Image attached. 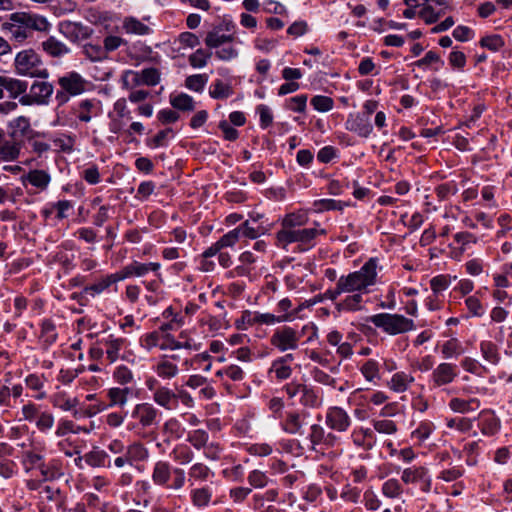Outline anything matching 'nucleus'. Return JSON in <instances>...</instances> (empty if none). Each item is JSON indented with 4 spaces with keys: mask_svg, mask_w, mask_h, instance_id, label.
Wrapping results in <instances>:
<instances>
[{
    "mask_svg": "<svg viewBox=\"0 0 512 512\" xmlns=\"http://www.w3.org/2000/svg\"><path fill=\"white\" fill-rule=\"evenodd\" d=\"M131 264L133 269V275L138 277L146 275L149 271H157L160 268V264L154 262L140 263L137 261H133Z\"/></svg>",
    "mask_w": 512,
    "mask_h": 512,
    "instance_id": "59",
    "label": "nucleus"
},
{
    "mask_svg": "<svg viewBox=\"0 0 512 512\" xmlns=\"http://www.w3.org/2000/svg\"><path fill=\"white\" fill-rule=\"evenodd\" d=\"M131 393V388L125 387V388H119V387H113L110 388L107 392V396L110 400V403L108 407L112 406H120L123 407L126 405L128 401V396ZM107 406L105 405H99L97 407V411H102L106 409Z\"/></svg>",
    "mask_w": 512,
    "mask_h": 512,
    "instance_id": "18",
    "label": "nucleus"
},
{
    "mask_svg": "<svg viewBox=\"0 0 512 512\" xmlns=\"http://www.w3.org/2000/svg\"><path fill=\"white\" fill-rule=\"evenodd\" d=\"M156 373L159 377L170 379L177 375L178 367L165 356L156 366Z\"/></svg>",
    "mask_w": 512,
    "mask_h": 512,
    "instance_id": "39",
    "label": "nucleus"
},
{
    "mask_svg": "<svg viewBox=\"0 0 512 512\" xmlns=\"http://www.w3.org/2000/svg\"><path fill=\"white\" fill-rule=\"evenodd\" d=\"M299 340L300 335L293 328L284 326L273 333L270 343L280 352H285L297 349Z\"/></svg>",
    "mask_w": 512,
    "mask_h": 512,
    "instance_id": "7",
    "label": "nucleus"
},
{
    "mask_svg": "<svg viewBox=\"0 0 512 512\" xmlns=\"http://www.w3.org/2000/svg\"><path fill=\"white\" fill-rule=\"evenodd\" d=\"M326 424L335 431L345 432L351 425V418L343 408L333 406L326 413Z\"/></svg>",
    "mask_w": 512,
    "mask_h": 512,
    "instance_id": "10",
    "label": "nucleus"
},
{
    "mask_svg": "<svg viewBox=\"0 0 512 512\" xmlns=\"http://www.w3.org/2000/svg\"><path fill=\"white\" fill-rule=\"evenodd\" d=\"M50 175L44 170H31L26 176L23 177V182H29L32 186L41 190L47 188L50 183Z\"/></svg>",
    "mask_w": 512,
    "mask_h": 512,
    "instance_id": "25",
    "label": "nucleus"
},
{
    "mask_svg": "<svg viewBox=\"0 0 512 512\" xmlns=\"http://www.w3.org/2000/svg\"><path fill=\"white\" fill-rule=\"evenodd\" d=\"M20 146L16 141L10 142L3 140L0 143V161H14L18 158Z\"/></svg>",
    "mask_w": 512,
    "mask_h": 512,
    "instance_id": "30",
    "label": "nucleus"
},
{
    "mask_svg": "<svg viewBox=\"0 0 512 512\" xmlns=\"http://www.w3.org/2000/svg\"><path fill=\"white\" fill-rule=\"evenodd\" d=\"M367 321L389 335L403 334L415 329L414 321L401 314L379 313L368 317Z\"/></svg>",
    "mask_w": 512,
    "mask_h": 512,
    "instance_id": "6",
    "label": "nucleus"
},
{
    "mask_svg": "<svg viewBox=\"0 0 512 512\" xmlns=\"http://www.w3.org/2000/svg\"><path fill=\"white\" fill-rule=\"evenodd\" d=\"M376 261L368 260L358 271L341 276L337 283L339 289L344 293H352L365 290L368 286L373 285L376 279Z\"/></svg>",
    "mask_w": 512,
    "mask_h": 512,
    "instance_id": "3",
    "label": "nucleus"
},
{
    "mask_svg": "<svg viewBox=\"0 0 512 512\" xmlns=\"http://www.w3.org/2000/svg\"><path fill=\"white\" fill-rule=\"evenodd\" d=\"M362 300V295L360 293H356L347 296L343 301L336 303L335 308L338 311H358L362 309Z\"/></svg>",
    "mask_w": 512,
    "mask_h": 512,
    "instance_id": "33",
    "label": "nucleus"
},
{
    "mask_svg": "<svg viewBox=\"0 0 512 512\" xmlns=\"http://www.w3.org/2000/svg\"><path fill=\"white\" fill-rule=\"evenodd\" d=\"M212 56V52L203 49H197L189 56V63L194 68H202L207 64L208 59Z\"/></svg>",
    "mask_w": 512,
    "mask_h": 512,
    "instance_id": "52",
    "label": "nucleus"
},
{
    "mask_svg": "<svg viewBox=\"0 0 512 512\" xmlns=\"http://www.w3.org/2000/svg\"><path fill=\"white\" fill-rule=\"evenodd\" d=\"M282 426L284 431L289 434L300 433L302 428L300 415L298 413H288Z\"/></svg>",
    "mask_w": 512,
    "mask_h": 512,
    "instance_id": "46",
    "label": "nucleus"
},
{
    "mask_svg": "<svg viewBox=\"0 0 512 512\" xmlns=\"http://www.w3.org/2000/svg\"><path fill=\"white\" fill-rule=\"evenodd\" d=\"M480 402L476 398H471L469 400H464L461 398H453L449 402V407L458 413H466L469 411H474L479 408Z\"/></svg>",
    "mask_w": 512,
    "mask_h": 512,
    "instance_id": "29",
    "label": "nucleus"
},
{
    "mask_svg": "<svg viewBox=\"0 0 512 512\" xmlns=\"http://www.w3.org/2000/svg\"><path fill=\"white\" fill-rule=\"evenodd\" d=\"M128 458L133 463L134 461H143L148 458L149 452L145 446L140 442H134L126 447L125 450Z\"/></svg>",
    "mask_w": 512,
    "mask_h": 512,
    "instance_id": "38",
    "label": "nucleus"
},
{
    "mask_svg": "<svg viewBox=\"0 0 512 512\" xmlns=\"http://www.w3.org/2000/svg\"><path fill=\"white\" fill-rule=\"evenodd\" d=\"M14 68L18 75L30 78L46 79L48 69L44 66L41 57L33 49H24L18 52L14 59Z\"/></svg>",
    "mask_w": 512,
    "mask_h": 512,
    "instance_id": "5",
    "label": "nucleus"
},
{
    "mask_svg": "<svg viewBox=\"0 0 512 512\" xmlns=\"http://www.w3.org/2000/svg\"><path fill=\"white\" fill-rule=\"evenodd\" d=\"M207 83V76L202 74L191 75L186 78V87L190 90L201 92Z\"/></svg>",
    "mask_w": 512,
    "mask_h": 512,
    "instance_id": "57",
    "label": "nucleus"
},
{
    "mask_svg": "<svg viewBox=\"0 0 512 512\" xmlns=\"http://www.w3.org/2000/svg\"><path fill=\"white\" fill-rule=\"evenodd\" d=\"M361 372H362L363 376L366 378V380H368V381H372L375 378H378L379 377L378 363L372 359L368 360L361 367Z\"/></svg>",
    "mask_w": 512,
    "mask_h": 512,
    "instance_id": "64",
    "label": "nucleus"
},
{
    "mask_svg": "<svg viewBox=\"0 0 512 512\" xmlns=\"http://www.w3.org/2000/svg\"><path fill=\"white\" fill-rule=\"evenodd\" d=\"M50 28L51 24L44 16L28 12H14L0 25L1 33L13 48L31 39L35 31L47 32Z\"/></svg>",
    "mask_w": 512,
    "mask_h": 512,
    "instance_id": "1",
    "label": "nucleus"
},
{
    "mask_svg": "<svg viewBox=\"0 0 512 512\" xmlns=\"http://www.w3.org/2000/svg\"><path fill=\"white\" fill-rule=\"evenodd\" d=\"M153 400L157 405L166 410L176 408V392L166 386L157 388L155 393H153Z\"/></svg>",
    "mask_w": 512,
    "mask_h": 512,
    "instance_id": "19",
    "label": "nucleus"
},
{
    "mask_svg": "<svg viewBox=\"0 0 512 512\" xmlns=\"http://www.w3.org/2000/svg\"><path fill=\"white\" fill-rule=\"evenodd\" d=\"M239 231V237H245L249 239H256L260 236L263 231H260V227H254L251 225L250 220H246L244 223L236 227Z\"/></svg>",
    "mask_w": 512,
    "mask_h": 512,
    "instance_id": "55",
    "label": "nucleus"
},
{
    "mask_svg": "<svg viewBox=\"0 0 512 512\" xmlns=\"http://www.w3.org/2000/svg\"><path fill=\"white\" fill-rule=\"evenodd\" d=\"M170 456L176 463L187 465L192 462L194 453L188 445L177 444L171 451Z\"/></svg>",
    "mask_w": 512,
    "mask_h": 512,
    "instance_id": "26",
    "label": "nucleus"
},
{
    "mask_svg": "<svg viewBox=\"0 0 512 512\" xmlns=\"http://www.w3.org/2000/svg\"><path fill=\"white\" fill-rule=\"evenodd\" d=\"M247 481L253 488L260 489L267 486L269 478L264 472L255 469L248 474Z\"/></svg>",
    "mask_w": 512,
    "mask_h": 512,
    "instance_id": "51",
    "label": "nucleus"
},
{
    "mask_svg": "<svg viewBox=\"0 0 512 512\" xmlns=\"http://www.w3.org/2000/svg\"><path fill=\"white\" fill-rule=\"evenodd\" d=\"M43 493L46 494V498L50 502H54L58 508H63L66 503V496L59 488H53L51 486L43 487Z\"/></svg>",
    "mask_w": 512,
    "mask_h": 512,
    "instance_id": "45",
    "label": "nucleus"
},
{
    "mask_svg": "<svg viewBox=\"0 0 512 512\" xmlns=\"http://www.w3.org/2000/svg\"><path fill=\"white\" fill-rule=\"evenodd\" d=\"M112 284H113V282L111 281L110 275H107V276L99 279L96 283L86 286L83 289V292L90 296H95V295L103 292L105 289L110 287Z\"/></svg>",
    "mask_w": 512,
    "mask_h": 512,
    "instance_id": "48",
    "label": "nucleus"
},
{
    "mask_svg": "<svg viewBox=\"0 0 512 512\" xmlns=\"http://www.w3.org/2000/svg\"><path fill=\"white\" fill-rule=\"evenodd\" d=\"M427 470L424 467L407 468L402 473V481L406 484L416 483L425 479Z\"/></svg>",
    "mask_w": 512,
    "mask_h": 512,
    "instance_id": "40",
    "label": "nucleus"
},
{
    "mask_svg": "<svg viewBox=\"0 0 512 512\" xmlns=\"http://www.w3.org/2000/svg\"><path fill=\"white\" fill-rule=\"evenodd\" d=\"M85 462L91 467H110L108 454L99 449H94L84 456Z\"/></svg>",
    "mask_w": 512,
    "mask_h": 512,
    "instance_id": "27",
    "label": "nucleus"
},
{
    "mask_svg": "<svg viewBox=\"0 0 512 512\" xmlns=\"http://www.w3.org/2000/svg\"><path fill=\"white\" fill-rule=\"evenodd\" d=\"M171 473V465L166 461L160 460L154 464L151 478L155 485L169 488Z\"/></svg>",
    "mask_w": 512,
    "mask_h": 512,
    "instance_id": "16",
    "label": "nucleus"
},
{
    "mask_svg": "<svg viewBox=\"0 0 512 512\" xmlns=\"http://www.w3.org/2000/svg\"><path fill=\"white\" fill-rule=\"evenodd\" d=\"M299 402L306 407H316L319 405V398L313 388L304 385L299 397Z\"/></svg>",
    "mask_w": 512,
    "mask_h": 512,
    "instance_id": "49",
    "label": "nucleus"
},
{
    "mask_svg": "<svg viewBox=\"0 0 512 512\" xmlns=\"http://www.w3.org/2000/svg\"><path fill=\"white\" fill-rule=\"evenodd\" d=\"M313 228H295L290 230H279L276 233V245L282 249H286L292 243H298L302 250H308L315 246V239L319 235H325L326 230L318 228L319 224L315 223Z\"/></svg>",
    "mask_w": 512,
    "mask_h": 512,
    "instance_id": "2",
    "label": "nucleus"
},
{
    "mask_svg": "<svg viewBox=\"0 0 512 512\" xmlns=\"http://www.w3.org/2000/svg\"><path fill=\"white\" fill-rule=\"evenodd\" d=\"M43 51L53 58H61L68 55L71 49L54 36L48 37L41 43Z\"/></svg>",
    "mask_w": 512,
    "mask_h": 512,
    "instance_id": "17",
    "label": "nucleus"
},
{
    "mask_svg": "<svg viewBox=\"0 0 512 512\" xmlns=\"http://www.w3.org/2000/svg\"><path fill=\"white\" fill-rule=\"evenodd\" d=\"M54 425V416L50 412H41L37 416L36 426L41 432H47Z\"/></svg>",
    "mask_w": 512,
    "mask_h": 512,
    "instance_id": "63",
    "label": "nucleus"
},
{
    "mask_svg": "<svg viewBox=\"0 0 512 512\" xmlns=\"http://www.w3.org/2000/svg\"><path fill=\"white\" fill-rule=\"evenodd\" d=\"M270 371L275 372L279 380L288 379L292 374V369L288 364H284L276 359L272 362Z\"/></svg>",
    "mask_w": 512,
    "mask_h": 512,
    "instance_id": "60",
    "label": "nucleus"
},
{
    "mask_svg": "<svg viewBox=\"0 0 512 512\" xmlns=\"http://www.w3.org/2000/svg\"><path fill=\"white\" fill-rule=\"evenodd\" d=\"M209 435L205 430L197 429L188 433L187 441L197 450L205 448Z\"/></svg>",
    "mask_w": 512,
    "mask_h": 512,
    "instance_id": "41",
    "label": "nucleus"
},
{
    "mask_svg": "<svg viewBox=\"0 0 512 512\" xmlns=\"http://www.w3.org/2000/svg\"><path fill=\"white\" fill-rule=\"evenodd\" d=\"M209 94L214 99H226L233 94L232 87L222 80H216L211 84Z\"/></svg>",
    "mask_w": 512,
    "mask_h": 512,
    "instance_id": "36",
    "label": "nucleus"
},
{
    "mask_svg": "<svg viewBox=\"0 0 512 512\" xmlns=\"http://www.w3.org/2000/svg\"><path fill=\"white\" fill-rule=\"evenodd\" d=\"M308 220L309 218L305 212L298 211L289 213L282 219L280 230L301 228L308 223Z\"/></svg>",
    "mask_w": 512,
    "mask_h": 512,
    "instance_id": "23",
    "label": "nucleus"
},
{
    "mask_svg": "<svg viewBox=\"0 0 512 512\" xmlns=\"http://www.w3.org/2000/svg\"><path fill=\"white\" fill-rule=\"evenodd\" d=\"M402 492V486L397 479H389L382 485V493L388 498H397Z\"/></svg>",
    "mask_w": 512,
    "mask_h": 512,
    "instance_id": "50",
    "label": "nucleus"
},
{
    "mask_svg": "<svg viewBox=\"0 0 512 512\" xmlns=\"http://www.w3.org/2000/svg\"><path fill=\"white\" fill-rule=\"evenodd\" d=\"M172 134V128L161 130L153 138L147 140V145L152 148L167 146L168 137Z\"/></svg>",
    "mask_w": 512,
    "mask_h": 512,
    "instance_id": "54",
    "label": "nucleus"
},
{
    "mask_svg": "<svg viewBox=\"0 0 512 512\" xmlns=\"http://www.w3.org/2000/svg\"><path fill=\"white\" fill-rule=\"evenodd\" d=\"M457 377L456 365L441 363L432 372L433 387L450 384Z\"/></svg>",
    "mask_w": 512,
    "mask_h": 512,
    "instance_id": "14",
    "label": "nucleus"
},
{
    "mask_svg": "<svg viewBox=\"0 0 512 512\" xmlns=\"http://www.w3.org/2000/svg\"><path fill=\"white\" fill-rule=\"evenodd\" d=\"M239 231L233 229L228 233L224 234L216 243L219 245V248L222 250L224 248L233 247L240 239Z\"/></svg>",
    "mask_w": 512,
    "mask_h": 512,
    "instance_id": "62",
    "label": "nucleus"
},
{
    "mask_svg": "<svg viewBox=\"0 0 512 512\" xmlns=\"http://www.w3.org/2000/svg\"><path fill=\"white\" fill-rule=\"evenodd\" d=\"M480 350H481L483 358L487 362H489L493 365L498 364V362L500 360V356L498 353L497 345L495 343H493L491 341H482L480 343Z\"/></svg>",
    "mask_w": 512,
    "mask_h": 512,
    "instance_id": "34",
    "label": "nucleus"
},
{
    "mask_svg": "<svg viewBox=\"0 0 512 512\" xmlns=\"http://www.w3.org/2000/svg\"><path fill=\"white\" fill-rule=\"evenodd\" d=\"M22 464L26 472L34 468L40 469L41 465L44 464L43 456L33 451H25L23 453Z\"/></svg>",
    "mask_w": 512,
    "mask_h": 512,
    "instance_id": "42",
    "label": "nucleus"
},
{
    "mask_svg": "<svg viewBox=\"0 0 512 512\" xmlns=\"http://www.w3.org/2000/svg\"><path fill=\"white\" fill-rule=\"evenodd\" d=\"M31 93L33 94L35 103L37 104H45L48 99L54 92V86L45 81L34 82L30 88Z\"/></svg>",
    "mask_w": 512,
    "mask_h": 512,
    "instance_id": "20",
    "label": "nucleus"
},
{
    "mask_svg": "<svg viewBox=\"0 0 512 512\" xmlns=\"http://www.w3.org/2000/svg\"><path fill=\"white\" fill-rule=\"evenodd\" d=\"M82 54L92 62L106 59L105 49L98 43H86L82 46Z\"/></svg>",
    "mask_w": 512,
    "mask_h": 512,
    "instance_id": "32",
    "label": "nucleus"
},
{
    "mask_svg": "<svg viewBox=\"0 0 512 512\" xmlns=\"http://www.w3.org/2000/svg\"><path fill=\"white\" fill-rule=\"evenodd\" d=\"M122 28L127 34L148 35L151 28L135 17H125L122 22Z\"/></svg>",
    "mask_w": 512,
    "mask_h": 512,
    "instance_id": "22",
    "label": "nucleus"
},
{
    "mask_svg": "<svg viewBox=\"0 0 512 512\" xmlns=\"http://www.w3.org/2000/svg\"><path fill=\"white\" fill-rule=\"evenodd\" d=\"M234 40L233 35L221 34L218 30H212L207 33L205 37V44L209 48H219L226 43H230Z\"/></svg>",
    "mask_w": 512,
    "mask_h": 512,
    "instance_id": "31",
    "label": "nucleus"
},
{
    "mask_svg": "<svg viewBox=\"0 0 512 512\" xmlns=\"http://www.w3.org/2000/svg\"><path fill=\"white\" fill-rule=\"evenodd\" d=\"M170 104L178 110L181 111H193L195 108V103L193 98L185 93H181L176 96L170 97Z\"/></svg>",
    "mask_w": 512,
    "mask_h": 512,
    "instance_id": "37",
    "label": "nucleus"
},
{
    "mask_svg": "<svg viewBox=\"0 0 512 512\" xmlns=\"http://www.w3.org/2000/svg\"><path fill=\"white\" fill-rule=\"evenodd\" d=\"M131 77L133 85L145 84L155 86L160 81V72L156 68H146L140 72L127 71L124 76V85L128 84V78Z\"/></svg>",
    "mask_w": 512,
    "mask_h": 512,
    "instance_id": "12",
    "label": "nucleus"
},
{
    "mask_svg": "<svg viewBox=\"0 0 512 512\" xmlns=\"http://www.w3.org/2000/svg\"><path fill=\"white\" fill-rule=\"evenodd\" d=\"M59 89L56 91L55 99L59 106L66 104L71 97L85 93L90 82L76 71H68L58 77Z\"/></svg>",
    "mask_w": 512,
    "mask_h": 512,
    "instance_id": "4",
    "label": "nucleus"
},
{
    "mask_svg": "<svg viewBox=\"0 0 512 512\" xmlns=\"http://www.w3.org/2000/svg\"><path fill=\"white\" fill-rule=\"evenodd\" d=\"M28 84L26 81L0 75V99L4 98V89L8 92L10 98H17L24 94Z\"/></svg>",
    "mask_w": 512,
    "mask_h": 512,
    "instance_id": "15",
    "label": "nucleus"
},
{
    "mask_svg": "<svg viewBox=\"0 0 512 512\" xmlns=\"http://www.w3.org/2000/svg\"><path fill=\"white\" fill-rule=\"evenodd\" d=\"M413 381L414 378L411 375L405 372H397L392 376L389 387L397 393H402L408 389L409 384Z\"/></svg>",
    "mask_w": 512,
    "mask_h": 512,
    "instance_id": "28",
    "label": "nucleus"
},
{
    "mask_svg": "<svg viewBox=\"0 0 512 512\" xmlns=\"http://www.w3.org/2000/svg\"><path fill=\"white\" fill-rule=\"evenodd\" d=\"M346 128L359 135L360 137L367 138L373 130L371 119L367 115L351 114L346 121Z\"/></svg>",
    "mask_w": 512,
    "mask_h": 512,
    "instance_id": "13",
    "label": "nucleus"
},
{
    "mask_svg": "<svg viewBox=\"0 0 512 512\" xmlns=\"http://www.w3.org/2000/svg\"><path fill=\"white\" fill-rule=\"evenodd\" d=\"M159 415V411L150 403L137 404L131 413L132 418L137 419L142 428L156 424Z\"/></svg>",
    "mask_w": 512,
    "mask_h": 512,
    "instance_id": "11",
    "label": "nucleus"
},
{
    "mask_svg": "<svg viewBox=\"0 0 512 512\" xmlns=\"http://www.w3.org/2000/svg\"><path fill=\"white\" fill-rule=\"evenodd\" d=\"M102 342L106 346L107 359L111 363H114L119 359V352L126 345L127 340L125 338H115L113 335H109Z\"/></svg>",
    "mask_w": 512,
    "mask_h": 512,
    "instance_id": "21",
    "label": "nucleus"
},
{
    "mask_svg": "<svg viewBox=\"0 0 512 512\" xmlns=\"http://www.w3.org/2000/svg\"><path fill=\"white\" fill-rule=\"evenodd\" d=\"M465 304L471 316L481 317L485 314V307L476 296L466 298Z\"/></svg>",
    "mask_w": 512,
    "mask_h": 512,
    "instance_id": "58",
    "label": "nucleus"
},
{
    "mask_svg": "<svg viewBox=\"0 0 512 512\" xmlns=\"http://www.w3.org/2000/svg\"><path fill=\"white\" fill-rule=\"evenodd\" d=\"M41 336L45 342L52 344L57 339V333L55 332V325L51 320H44L41 324Z\"/></svg>",
    "mask_w": 512,
    "mask_h": 512,
    "instance_id": "61",
    "label": "nucleus"
},
{
    "mask_svg": "<svg viewBox=\"0 0 512 512\" xmlns=\"http://www.w3.org/2000/svg\"><path fill=\"white\" fill-rule=\"evenodd\" d=\"M71 112L79 122L89 123L93 118L99 116L100 101L95 98L82 99L72 106Z\"/></svg>",
    "mask_w": 512,
    "mask_h": 512,
    "instance_id": "8",
    "label": "nucleus"
},
{
    "mask_svg": "<svg viewBox=\"0 0 512 512\" xmlns=\"http://www.w3.org/2000/svg\"><path fill=\"white\" fill-rule=\"evenodd\" d=\"M189 476L195 480L206 481L213 472L203 463H195L189 468Z\"/></svg>",
    "mask_w": 512,
    "mask_h": 512,
    "instance_id": "47",
    "label": "nucleus"
},
{
    "mask_svg": "<svg viewBox=\"0 0 512 512\" xmlns=\"http://www.w3.org/2000/svg\"><path fill=\"white\" fill-rule=\"evenodd\" d=\"M256 324L272 325L275 323H281L289 319L288 315L276 316L271 313H259L255 312Z\"/></svg>",
    "mask_w": 512,
    "mask_h": 512,
    "instance_id": "53",
    "label": "nucleus"
},
{
    "mask_svg": "<svg viewBox=\"0 0 512 512\" xmlns=\"http://www.w3.org/2000/svg\"><path fill=\"white\" fill-rule=\"evenodd\" d=\"M211 497V491L207 487L197 488L191 491L192 502L197 507L207 506Z\"/></svg>",
    "mask_w": 512,
    "mask_h": 512,
    "instance_id": "43",
    "label": "nucleus"
},
{
    "mask_svg": "<svg viewBox=\"0 0 512 512\" xmlns=\"http://www.w3.org/2000/svg\"><path fill=\"white\" fill-rule=\"evenodd\" d=\"M13 128L12 136L17 137H31L33 130L31 129L30 122L25 117H18L11 124Z\"/></svg>",
    "mask_w": 512,
    "mask_h": 512,
    "instance_id": "35",
    "label": "nucleus"
},
{
    "mask_svg": "<svg viewBox=\"0 0 512 512\" xmlns=\"http://www.w3.org/2000/svg\"><path fill=\"white\" fill-rule=\"evenodd\" d=\"M333 99L328 96L317 95L311 99V105L319 112H327L333 108Z\"/></svg>",
    "mask_w": 512,
    "mask_h": 512,
    "instance_id": "56",
    "label": "nucleus"
},
{
    "mask_svg": "<svg viewBox=\"0 0 512 512\" xmlns=\"http://www.w3.org/2000/svg\"><path fill=\"white\" fill-rule=\"evenodd\" d=\"M59 31L71 42L78 43L91 37L93 29L80 22L62 21Z\"/></svg>",
    "mask_w": 512,
    "mask_h": 512,
    "instance_id": "9",
    "label": "nucleus"
},
{
    "mask_svg": "<svg viewBox=\"0 0 512 512\" xmlns=\"http://www.w3.org/2000/svg\"><path fill=\"white\" fill-rule=\"evenodd\" d=\"M51 404L62 411L73 410L79 401L76 397H70L65 392H57L50 397Z\"/></svg>",
    "mask_w": 512,
    "mask_h": 512,
    "instance_id": "24",
    "label": "nucleus"
},
{
    "mask_svg": "<svg viewBox=\"0 0 512 512\" xmlns=\"http://www.w3.org/2000/svg\"><path fill=\"white\" fill-rule=\"evenodd\" d=\"M343 203L333 199H320L313 202V211L321 213L330 210H342Z\"/></svg>",
    "mask_w": 512,
    "mask_h": 512,
    "instance_id": "44",
    "label": "nucleus"
}]
</instances>
